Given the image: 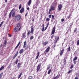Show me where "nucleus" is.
Returning a JSON list of instances; mask_svg holds the SVG:
<instances>
[{
    "label": "nucleus",
    "mask_w": 79,
    "mask_h": 79,
    "mask_svg": "<svg viewBox=\"0 0 79 79\" xmlns=\"http://www.w3.org/2000/svg\"><path fill=\"white\" fill-rule=\"evenodd\" d=\"M26 45H23L24 48H26Z\"/></svg>",
    "instance_id": "obj_50"
},
{
    "label": "nucleus",
    "mask_w": 79,
    "mask_h": 79,
    "mask_svg": "<svg viewBox=\"0 0 79 79\" xmlns=\"http://www.w3.org/2000/svg\"><path fill=\"white\" fill-rule=\"evenodd\" d=\"M25 34H26V33H23V36L22 37V38H23V39H24L26 37V35H25Z\"/></svg>",
    "instance_id": "obj_11"
},
{
    "label": "nucleus",
    "mask_w": 79,
    "mask_h": 79,
    "mask_svg": "<svg viewBox=\"0 0 79 79\" xmlns=\"http://www.w3.org/2000/svg\"><path fill=\"white\" fill-rule=\"evenodd\" d=\"M49 18H52V15H49Z\"/></svg>",
    "instance_id": "obj_46"
},
{
    "label": "nucleus",
    "mask_w": 79,
    "mask_h": 79,
    "mask_svg": "<svg viewBox=\"0 0 79 79\" xmlns=\"http://www.w3.org/2000/svg\"><path fill=\"white\" fill-rule=\"evenodd\" d=\"M20 25H21V24H20V23H18L17 27L18 28H19V29H18L19 31V30H20V29H21V26H20ZM19 27H20V28H19Z\"/></svg>",
    "instance_id": "obj_8"
},
{
    "label": "nucleus",
    "mask_w": 79,
    "mask_h": 79,
    "mask_svg": "<svg viewBox=\"0 0 79 79\" xmlns=\"http://www.w3.org/2000/svg\"><path fill=\"white\" fill-rule=\"evenodd\" d=\"M31 30H34V27L33 26H32L31 27Z\"/></svg>",
    "instance_id": "obj_33"
},
{
    "label": "nucleus",
    "mask_w": 79,
    "mask_h": 79,
    "mask_svg": "<svg viewBox=\"0 0 79 79\" xmlns=\"http://www.w3.org/2000/svg\"><path fill=\"white\" fill-rule=\"evenodd\" d=\"M77 59V57H75L73 59V61H75V60H76Z\"/></svg>",
    "instance_id": "obj_29"
},
{
    "label": "nucleus",
    "mask_w": 79,
    "mask_h": 79,
    "mask_svg": "<svg viewBox=\"0 0 79 79\" xmlns=\"http://www.w3.org/2000/svg\"><path fill=\"white\" fill-rule=\"evenodd\" d=\"M11 16L12 18H13L14 16H15V11H13L10 13V14L9 15V19L11 18Z\"/></svg>",
    "instance_id": "obj_1"
},
{
    "label": "nucleus",
    "mask_w": 79,
    "mask_h": 79,
    "mask_svg": "<svg viewBox=\"0 0 79 79\" xmlns=\"http://www.w3.org/2000/svg\"><path fill=\"white\" fill-rule=\"evenodd\" d=\"M70 16H71V15H70L67 18V19H69V18H70Z\"/></svg>",
    "instance_id": "obj_31"
},
{
    "label": "nucleus",
    "mask_w": 79,
    "mask_h": 79,
    "mask_svg": "<svg viewBox=\"0 0 79 79\" xmlns=\"http://www.w3.org/2000/svg\"><path fill=\"white\" fill-rule=\"evenodd\" d=\"M47 42H45L44 43V45H47Z\"/></svg>",
    "instance_id": "obj_42"
},
{
    "label": "nucleus",
    "mask_w": 79,
    "mask_h": 79,
    "mask_svg": "<svg viewBox=\"0 0 79 79\" xmlns=\"http://www.w3.org/2000/svg\"><path fill=\"white\" fill-rule=\"evenodd\" d=\"M7 43V41H6V40H5L4 41V43L3 45V47H5V46H6V45Z\"/></svg>",
    "instance_id": "obj_10"
},
{
    "label": "nucleus",
    "mask_w": 79,
    "mask_h": 79,
    "mask_svg": "<svg viewBox=\"0 0 79 79\" xmlns=\"http://www.w3.org/2000/svg\"><path fill=\"white\" fill-rule=\"evenodd\" d=\"M32 2V1L31 0H30L28 2V6H30L31 4V2Z\"/></svg>",
    "instance_id": "obj_16"
},
{
    "label": "nucleus",
    "mask_w": 79,
    "mask_h": 79,
    "mask_svg": "<svg viewBox=\"0 0 79 79\" xmlns=\"http://www.w3.org/2000/svg\"><path fill=\"white\" fill-rule=\"evenodd\" d=\"M70 49H71V47H69V48H68V50H69V51H70Z\"/></svg>",
    "instance_id": "obj_43"
},
{
    "label": "nucleus",
    "mask_w": 79,
    "mask_h": 79,
    "mask_svg": "<svg viewBox=\"0 0 79 79\" xmlns=\"http://www.w3.org/2000/svg\"><path fill=\"white\" fill-rule=\"evenodd\" d=\"M24 7H22L20 11V13H23V12H24Z\"/></svg>",
    "instance_id": "obj_7"
},
{
    "label": "nucleus",
    "mask_w": 79,
    "mask_h": 79,
    "mask_svg": "<svg viewBox=\"0 0 79 79\" xmlns=\"http://www.w3.org/2000/svg\"><path fill=\"white\" fill-rule=\"evenodd\" d=\"M55 27H53V28L52 29V34H54V33H55Z\"/></svg>",
    "instance_id": "obj_4"
},
{
    "label": "nucleus",
    "mask_w": 79,
    "mask_h": 79,
    "mask_svg": "<svg viewBox=\"0 0 79 79\" xmlns=\"http://www.w3.org/2000/svg\"><path fill=\"white\" fill-rule=\"evenodd\" d=\"M51 72V69H50L49 71H48V74H50Z\"/></svg>",
    "instance_id": "obj_26"
},
{
    "label": "nucleus",
    "mask_w": 79,
    "mask_h": 79,
    "mask_svg": "<svg viewBox=\"0 0 79 79\" xmlns=\"http://www.w3.org/2000/svg\"><path fill=\"white\" fill-rule=\"evenodd\" d=\"M58 10L59 11H60L61 10V9L62 8V5L61 4H60L58 6Z\"/></svg>",
    "instance_id": "obj_3"
},
{
    "label": "nucleus",
    "mask_w": 79,
    "mask_h": 79,
    "mask_svg": "<svg viewBox=\"0 0 79 79\" xmlns=\"http://www.w3.org/2000/svg\"><path fill=\"white\" fill-rule=\"evenodd\" d=\"M60 75H57V76H56V79H58V78H59V77H60Z\"/></svg>",
    "instance_id": "obj_32"
},
{
    "label": "nucleus",
    "mask_w": 79,
    "mask_h": 79,
    "mask_svg": "<svg viewBox=\"0 0 79 79\" xmlns=\"http://www.w3.org/2000/svg\"><path fill=\"white\" fill-rule=\"evenodd\" d=\"M51 10L53 11V10H55V7L53 6H51Z\"/></svg>",
    "instance_id": "obj_13"
},
{
    "label": "nucleus",
    "mask_w": 79,
    "mask_h": 79,
    "mask_svg": "<svg viewBox=\"0 0 79 79\" xmlns=\"http://www.w3.org/2000/svg\"><path fill=\"white\" fill-rule=\"evenodd\" d=\"M46 20H50V19L49 18H47Z\"/></svg>",
    "instance_id": "obj_56"
},
{
    "label": "nucleus",
    "mask_w": 79,
    "mask_h": 79,
    "mask_svg": "<svg viewBox=\"0 0 79 79\" xmlns=\"http://www.w3.org/2000/svg\"><path fill=\"white\" fill-rule=\"evenodd\" d=\"M7 1L8 0H5V2H6V3Z\"/></svg>",
    "instance_id": "obj_61"
},
{
    "label": "nucleus",
    "mask_w": 79,
    "mask_h": 79,
    "mask_svg": "<svg viewBox=\"0 0 79 79\" xmlns=\"http://www.w3.org/2000/svg\"><path fill=\"white\" fill-rule=\"evenodd\" d=\"M22 74H23L22 73H20V75L19 76L18 78H20V77H21V75H22Z\"/></svg>",
    "instance_id": "obj_20"
},
{
    "label": "nucleus",
    "mask_w": 79,
    "mask_h": 79,
    "mask_svg": "<svg viewBox=\"0 0 79 79\" xmlns=\"http://www.w3.org/2000/svg\"><path fill=\"white\" fill-rule=\"evenodd\" d=\"M16 56H16V55H15L13 57V60H14V59H15V58L16 57Z\"/></svg>",
    "instance_id": "obj_23"
},
{
    "label": "nucleus",
    "mask_w": 79,
    "mask_h": 79,
    "mask_svg": "<svg viewBox=\"0 0 79 79\" xmlns=\"http://www.w3.org/2000/svg\"><path fill=\"white\" fill-rule=\"evenodd\" d=\"M15 10V8H14L13 9H12L11 11H10V17L11 16V13H12L13 11H14Z\"/></svg>",
    "instance_id": "obj_12"
},
{
    "label": "nucleus",
    "mask_w": 79,
    "mask_h": 79,
    "mask_svg": "<svg viewBox=\"0 0 79 79\" xmlns=\"http://www.w3.org/2000/svg\"><path fill=\"white\" fill-rule=\"evenodd\" d=\"M77 45H79V40H78L77 41Z\"/></svg>",
    "instance_id": "obj_30"
},
{
    "label": "nucleus",
    "mask_w": 79,
    "mask_h": 79,
    "mask_svg": "<svg viewBox=\"0 0 79 79\" xmlns=\"http://www.w3.org/2000/svg\"><path fill=\"white\" fill-rule=\"evenodd\" d=\"M71 70H69L68 72L69 74H70L71 73Z\"/></svg>",
    "instance_id": "obj_47"
},
{
    "label": "nucleus",
    "mask_w": 79,
    "mask_h": 79,
    "mask_svg": "<svg viewBox=\"0 0 79 79\" xmlns=\"http://www.w3.org/2000/svg\"><path fill=\"white\" fill-rule=\"evenodd\" d=\"M77 28H76L74 31V33H75L76 32V31H77Z\"/></svg>",
    "instance_id": "obj_40"
},
{
    "label": "nucleus",
    "mask_w": 79,
    "mask_h": 79,
    "mask_svg": "<svg viewBox=\"0 0 79 79\" xmlns=\"http://www.w3.org/2000/svg\"><path fill=\"white\" fill-rule=\"evenodd\" d=\"M48 25H49V22H48L47 24V26H48Z\"/></svg>",
    "instance_id": "obj_54"
},
{
    "label": "nucleus",
    "mask_w": 79,
    "mask_h": 79,
    "mask_svg": "<svg viewBox=\"0 0 79 79\" xmlns=\"http://www.w3.org/2000/svg\"><path fill=\"white\" fill-rule=\"evenodd\" d=\"M3 22H2L0 24V25H2V24H3Z\"/></svg>",
    "instance_id": "obj_52"
},
{
    "label": "nucleus",
    "mask_w": 79,
    "mask_h": 79,
    "mask_svg": "<svg viewBox=\"0 0 79 79\" xmlns=\"http://www.w3.org/2000/svg\"><path fill=\"white\" fill-rule=\"evenodd\" d=\"M19 60L18 59H17L15 61V64H17V63H18V62Z\"/></svg>",
    "instance_id": "obj_34"
},
{
    "label": "nucleus",
    "mask_w": 79,
    "mask_h": 79,
    "mask_svg": "<svg viewBox=\"0 0 79 79\" xmlns=\"http://www.w3.org/2000/svg\"><path fill=\"white\" fill-rule=\"evenodd\" d=\"M50 69V67H48L47 68V70H48V69Z\"/></svg>",
    "instance_id": "obj_60"
},
{
    "label": "nucleus",
    "mask_w": 79,
    "mask_h": 79,
    "mask_svg": "<svg viewBox=\"0 0 79 79\" xmlns=\"http://www.w3.org/2000/svg\"><path fill=\"white\" fill-rule=\"evenodd\" d=\"M15 19L20 20V19H21V16H20V15H17L15 17Z\"/></svg>",
    "instance_id": "obj_2"
},
{
    "label": "nucleus",
    "mask_w": 79,
    "mask_h": 79,
    "mask_svg": "<svg viewBox=\"0 0 79 79\" xmlns=\"http://www.w3.org/2000/svg\"><path fill=\"white\" fill-rule=\"evenodd\" d=\"M26 44H27L26 41H25L24 42V45H26Z\"/></svg>",
    "instance_id": "obj_37"
},
{
    "label": "nucleus",
    "mask_w": 79,
    "mask_h": 79,
    "mask_svg": "<svg viewBox=\"0 0 79 79\" xmlns=\"http://www.w3.org/2000/svg\"><path fill=\"white\" fill-rule=\"evenodd\" d=\"M30 34V31H29L27 33V35H29Z\"/></svg>",
    "instance_id": "obj_41"
},
{
    "label": "nucleus",
    "mask_w": 79,
    "mask_h": 79,
    "mask_svg": "<svg viewBox=\"0 0 79 79\" xmlns=\"http://www.w3.org/2000/svg\"><path fill=\"white\" fill-rule=\"evenodd\" d=\"M22 5L21 4H20L19 7V9H21V8Z\"/></svg>",
    "instance_id": "obj_38"
},
{
    "label": "nucleus",
    "mask_w": 79,
    "mask_h": 79,
    "mask_svg": "<svg viewBox=\"0 0 79 79\" xmlns=\"http://www.w3.org/2000/svg\"><path fill=\"white\" fill-rule=\"evenodd\" d=\"M19 44H20V42H19L18 44V45H19Z\"/></svg>",
    "instance_id": "obj_62"
},
{
    "label": "nucleus",
    "mask_w": 79,
    "mask_h": 79,
    "mask_svg": "<svg viewBox=\"0 0 79 79\" xmlns=\"http://www.w3.org/2000/svg\"><path fill=\"white\" fill-rule=\"evenodd\" d=\"M39 53H40V52H38V55H37V56H39Z\"/></svg>",
    "instance_id": "obj_53"
},
{
    "label": "nucleus",
    "mask_w": 79,
    "mask_h": 79,
    "mask_svg": "<svg viewBox=\"0 0 79 79\" xmlns=\"http://www.w3.org/2000/svg\"><path fill=\"white\" fill-rule=\"evenodd\" d=\"M18 53H19L18 51H17L15 55H16V56H17V55H18Z\"/></svg>",
    "instance_id": "obj_39"
},
{
    "label": "nucleus",
    "mask_w": 79,
    "mask_h": 79,
    "mask_svg": "<svg viewBox=\"0 0 79 79\" xmlns=\"http://www.w3.org/2000/svg\"><path fill=\"white\" fill-rule=\"evenodd\" d=\"M54 19V15H52V19Z\"/></svg>",
    "instance_id": "obj_49"
},
{
    "label": "nucleus",
    "mask_w": 79,
    "mask_h": 79,
    "mask_svg": "<svg viewBox=\"0 0 79 79\" xmlns=\"http://www.w3.org/2000/svg\"><path fill=\"white\" fill-rule=\"evenodd\" d=\"M38 57H39V56H37L36 57V59H37V58H38Z\"/></svg>",
    "instance_id": "obj_51"
},
{
    "label": "nucleus",
    "mask_w": 79,
    "mask_h": 79,
    "mask_svg": "<svg viewBox=\"0 0 79 79\" xmlns=\"http://www.w3.org/2000/svg\"><path fill=\"white\" fill-rule=\"evenodd\" d=\"M57 78H56V77H55L54 78H53V79H56Z\"/></svg>",
    "instance_id": "obj_63"
},
{
    "label": "nucleus",
    "mask_w": 79,
    "mask_h": 79,
    "mask_svg": "<svg viewBox=\"0 0 79 79\" xmlns=\"http://www.w3.org/2000/svg\"><path fill=\"white\" fill-rule=\"evenodd\" d=\"M45 26V25H44V24H43L42 25V27H43V28H42V31L43 32H44V29H45V28L44 27Z\"/></svg>",
    "instance_id": "obj_15"
},
{
    "label": "nucleus",
    "mask_w": 79,
    "mask_h": 79,
    "mask_svg": "<svg viewBox=\"0 0 79 79\" xmlns=\"http://www.w3.org/2000/svg\"><path fill=\"white\" fill-rule=\"evenodd\" d=\"M48 27H47V26H46V27H45V28L44 31H45V30H46V29H47Z\"/></svg>",
    "instance_id": "obj_48"
},
{
    "label": "nucleus",
    "mask_w": 79,
    "mask_h": 79,
    "mask_svg": "<svg viewBox=\"0 0 79 79\" xmlns=\"http://www.w3.org/2000/svg\"><path fill=\"white\" fill-rule=\"evenodd\" d=\"M64 64H66V61L65 60H64Z\"/></svg>",
    "instance_id": "obj_36"
},
{
    "label": "nucleus",
    "mask_w": 79,
    "mask_h": 79,
    "mask_svg": "<svg viewBox=\"0 0 79 79\" xmlns=\"http://www.w3.org/2000/svg\"><path fill=\"white\" fill-rule=\"evenodd\" d=\"M53 35L51 37V39H52V38H53Z\"/></svg>",
    "instance_id": "obj_59"
},
{
    "label": "nucleus",
    "mask_w": 79,
    "mask_h": 79,
    "mask_svg": "<svg viewBox=\"0 0 79 79\" xmlns=\"http://www.w3.org/2000/svg\"><path fill=\"white\" fill-rule=\"evenodd\" d=\"M51 9L50 8L49 9V12H48V13L49 14H50V12H51Z\"/></svg>",
    "instance_id": "obj_35"
},
{
    "label": "nucleus",
    "mask_w": 79,
    "mask_h": 79,
    "mask_svg": "<svg viewBox=\"0 0 79 79\" xmlns=\"http://www.w3.org/2000/svg\"><path fill=\"white\" fill-rule=\"evenodd\" d=\"M72 68H73V65H72L70 67L71 69H72Z\"/></svg>",
    "instance_id": "obj_44"
},
{
    "label": "nucleus",
    "mask_w": 79,
    "mask_h": 79,
    "mask_svg": "<svg viewBox=\"0 0 79 79\" xmlns=\"http://www.w3.org/2000/svg\"><path fill=\"white\" fill-rule=\"evenodd\" d=\"M29 79H32V76H30L28 78Z\"/></svg>",
    "instance_id": "obj_24"
},
{
    "label": "nucleus",
    "mask_w": 79,
    "mask_h": 79,
    "mask_svg": "<svg viewBox=\"0 0 79 79\" xmlns=\"http://www.w3.org/2000/svg\"><path fill=\"white\" fill-rule=\"evenodd\" d=\"M75 79H78V77H75Z\"/></svg>",
    "instance_id": "obj_55"
},
{
    "label": "nucleus",
    "mask_w": 79,
    "mask_h": 79,
    "mask_svg": "<svg viewBox=\"0 0 79 79\" xmlns=\"http://www.w3.org/2000/svg\"><path fill=\"white\" fill-rule=\"evenodd\" d=\"M33 31H34V30H31L30 33L31 34H32V33H33Z\"/></svg>",
    "instance_id": "obj_27"
},
{
    "label": "nucleus",
    "mask_w": 79,
    "mask_h": 79,
    "mask_svg": "<svg viewBox=\"0 0 79 79\" xmlns=\"http://www.w3.org/2000/svg\"><path fill=\"white\" fill-rule=\"evenodd\" d=\"M30 40H32L33 39V36H31L30 38Z\"/></svg>",
    "instance_id": "obj_25"
},
{
    "label": "nucleus",
    "mask_w": 79,
    "mask_h": 79,
    "mask_svg": "<svg viewBox=\"0 0 79 79\" xmlns=\"http://www.w3.org/2000/svg\"><path fill=\"white\" fill-rule=\"evenodd\" d=\"M3 73H1L0 74V79H1L2 76V75H3Z\"/></svg>",
    "instance_id": "obj_22"
},
{
    "label": "nucleus",
    "mask_w": 79,
    "mask_h": 79,
    "mask_svg": "<svg viewBox=\"0 0 79 79\" xmlns=\"http://www.w3.org/2000/svg\"><path fill=\"white\" fill-rule=\"evenodd\" d=\"M19 46V45H18V44L17 45V46H16V47H15V49H16L17 48H18V47Z\"/></svg>",
    "instance_id": "obj_45"
},
{
    "label": "nucleus",
    "mask_w": 79,
    "mask_h": 79,
    "mask_svg": "<svg viewBox=\"0 0 79 79\" xmlns=\"http://www.w3.org/2000/svg\"><path fill=\"white\" fill-rule=\"evenodd\" d=\"M39 3L38 2L36 3L35 4L36 6H39Z\"/></svg>",
    "instance_id": "obj_28"
},
{
    "label": "nucleus",
    "mask_w": 79,
    "mask_h": 79,
    "mask_svg": "<svg viewBox=\"0 0 79 79\" xmlns=\"http://www.w3.org/2000/svg\"><path fill=\"white\" fill-rule=\"evenodd\" d=\"M23 52H24V50L23 49H22L20 50L19 52V53L21 54L22 53H23Z\"/></svg>",
    "instance_id": "obj_14"
},
{
    "label": "nucleus",
    "mask_w": 79,
    "mask_h": 79,
    "mask_svg": "<svg viewBox=\"0 0 79 79\" xmlns=\"http://www.w3.org/2000/svg\"><path fill=\"white\" fill-rule=\"evenodd\" d=\"M18 27H17V26H16L15 28L14 29V31H15V32H17V31H18Z\"/></svg>",
    "instance_id": "obj_9"
},
{
    "label": "nucleus",
    "mask_w": 79,
    "mask_h": 79,
    "mask_svg": "<svg viewBox=\"0 0 79 79\" xmlns=\"http://www.w3.org/2000/svg\"><path fill=\"white\" fill-rule=\"evenodd\" d=\"M41 66V64H40L39 65H38L37 67V71L38 72L39 71V70L40 69V66Z\"/></svg>",
    "instance_id": "obj_5"
},
{
    "label": "nucleus",
    "mask_w": 79,
    "mask_h": 79,
    "mask_svg": "<svg viewBox=\"0 0 79 79\" xmlns=\"http://www.w3.org/2000/svg\"><path fill=\"white\" fill-rule=\"evenodd\" d=\"M64 52V49H62L60 53V55H63V52Z\"/></svg>",
    "instance_id": "obj_18"
},
{
    "label": "nucleus",
    "mask_w": 79,
    "mask_h": 79,
    "mask_svg": "<svg viewBox=\"0 0 79 79\" xmlns=\"http://www.w3.org/2000/svg\"><path fill=\"white\" fill-rule=\"evenodd\" d=\"M20 66H21V64L20 63H19L17 64V67H18V69L19 68Z\"/></svg>",
    "instance_id": "obj_19"
},
{
    "label": "nucleus",
    "mask_w": 79,
    "mask_h": 79,
    "mask_svg": "<svg viewBox=\"0 0 79 79\" xmlns=\"http://www.w3.org/2000/svg\"><path fill=\"white\" fill-rule=\"evenodd\" d=\"M49 50H50V47H48L46 50V52H49Z\"/></svg>",
    "instance_id": "obj_17"
},
{
    "label": "nucleus",
    "mask_w": 79,
    "mask_h": 79,
    "mask_svg": "<svg viewBox=\"0 0 79 79\" xmlns=\"http://www.w3.org/2000/svg\"><path fill=\"white\" fill-rule=\"evenodd\" d=\"M74 61V64H76V62L74 61Z\"/></svg>",
    "instance_id": "obj_57"
},
{
    "label": "nucleus",
    "mask_w": 79,
    "mask_h": 79,
    "mask_svg": "<svg viewBox=\"0 0 79 79\" xmlns=\"http://www.w3.org/2000/svg\"><path fill=\"white\" fill-rule=\"evenodd\" d=\"M4 68V67L3 66H2L0 68V71H2V69H3Z\"/></svg>",
    "instance_id": "obj_21"
},
{
    "label": "nucleus",
    "mask_w": 79,
    "mask_h": 79,
    "mask_svg": "<svg viewBox=\"0 0 79 79\" xmlns=\"http://www.w3.org/2000/svg\"><path fill=\"white\" fill-rule=\"evenodd\" d=\"M58 39H59V37H57V39L56 37L55 38V40H54V44H56V42H57Z\"/></svg>",
    "instance_id": "obj_6"
},
{
    "label": "nucleus",
    "mask_w": 79,
    "mask_h": 79,
    "mask_svg": "<svg viewBox=\"0 0 79 79\" xmlns=\"http://www.w3.org/2000/svg\"><path fill=\"white\" fill-rule=\"evenodd\" d=\"M27 10H29V7L27 8Z\"/></svg>",
    "instance_id": "obj_58"
},
{
    "label": "nucleus",
    "mask_w": 79,
    "mask_h": 79,
    "mask_svg": "<svg viewBox=\"0 0 79 79\" xmlns=\"http://www.w3.org/2000/svg\"><path fill=\"white\" fill-rule=\"evenodd\" d=\"M27 15V13H26V14H25V16H26Z\"/></svg>",
    "instance_id": "obj_64"
}]
</instances>
